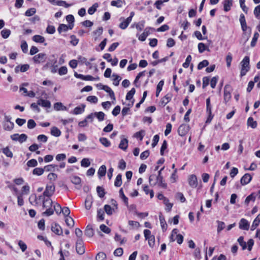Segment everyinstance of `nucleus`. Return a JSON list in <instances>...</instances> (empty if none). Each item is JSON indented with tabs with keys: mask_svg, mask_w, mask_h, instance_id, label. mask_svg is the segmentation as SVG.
<instances>
[{
	"mask_svg": "<svg viewBox=\"0 0 260 260\" xmlns=\"http://www.w3.org/2000/svg\"><path fill=\"white\" fill-rule=\"evenodd\" d=\"M239 21L241 25V28L244 32L243 35H245L246 32L245 31L246 30L249 28V36L247 37L246 39V41L248 40L249 37L251 34V29L250 27H248L246 24V22L245 20V18L243 14H241L240 15V19Z\"/></svg>",
	"mask_w": 260,
	"mask_h": 260,
	"instance_id": "nucleus-1",
	"label": "nucleus"
},
{
	"mask_svg": "<svg viewBox=\"0 0 260 260\" xmlns=\"http://www.w3.org/2000/svg\"><path fill=\"white\" fill-rule=\"evenodd\" d=\"M47 59V55L44 53H40L35 55L32 57L34 62L36 64H39L44 62Z\"/></svg>",
	"mask_w": 260,
	"mask_h": 260,
	"instance_id": "nucleus-2",
	"label": "nucleus"
},
{
	"mask_svg": "<svg viewBox=\"0 0 260 260\" xmlns=\"http://www.w3.org/2000/svg\"><path fill=\"white\" fill-rule=\"evenodd\" d=\"M76 250L77 253L82 255L85 253V249L84 246L82 239H77L76 242Z\"/></svg>",
	"mask_w": 260,
	"mask_h": 260,
	"instance_id": "nucleus-3",
	"label": "nucleus"
},
{
	"mask_svg": "<svg viewBox=\"0 0 260 260\" xmlns=\"http://www.w3.org/2000/svg\"><path fill=\"white\" fill-rule=\"evenodd\" d=\"M232 87L229 84H226L224 87V102L226 104L231 98Z\"/></svg>",
	"mask_w": 260,
	"mask_h": 260,
	"instance_id": "nucleus-4",
	"label": "nucleus"
},
{
	"mask_svg": "<svg viewBox=\"0 0 260 260\" xmlns=\"http://www.w3.org/2000/svg\"><path fill=\"white\" fill-rule=\"evenodd\" d=\"M54 191L55 186L54 185H47L45 191L43 192V195L44 196L48 197V198H50V197L54 193Z\"/></svg>",
	"mask_w": 260,
	"mask_h": 260,
	"instance_id": "nucleus-5",
	"label": "nucleus"
},
{
	"mask_svg": "<svg viewBox=\"0 0 260 260\" xmlns=\"http://www.w3.org/2000/svg\"><path fill=\"white\" fill-rule=\"evenodd\" d=\"M189 130V126L185 124L180 125L178 129V135L180 136H185Z\"/></svg>",
	"mask_w": 260,
	"mask_h": 260,
	"instance_id": "nucleus-6",
	"label": "nucleus"
},
{
	"mask_svg": "<svg viewBox=\"0 0 260 260\" xmlns=\"http://www.w3.org/2000/svg\"><path fill=\"white\" fill-rule=\"evenodd\" d=\"M156 181L153 182V186H154L157 184L159 187L165 189L167 188V184L165 182L163 176H156Z\"/></svg>",
	"mask_w": 260,
	"mask_h": 260,
	"instance_id": "nucleus-7",
	"label": "nucleus"
},
{
	"mask_svg": "<svg viewBox=\"0 0 260 260\" xmlns=\"http://www.w3.org/2000/svg\"><path fill=\"white\" fill-rule=\"evenodd\" d=\"M149 29H152L154 30V28L151 27H146L144 31L139 36L138 39L141 41H144L146 40L147 37L148 36H149L150 34V32L149 31Z\"/></svg>",
	"mask_w": 260,
	"mask_h": 260,
	"instance_id": "nucleus-8",
	"label": "nucleus"
},
{
	"mask_svg": "<svg viewBox=\"0 0 260 260\" xmlns=\"http://www.w3.org/2000/svg\"><path fill=\"white\" fill-rule=\"evenodd\" d=\"M239 229L243 230L248 231L249 229V223L245 218H242L239 223Z\"/></svg>",
	"mask_w": 260,
	"mask_h": 260,
	"instance_id": "nucleus-9",
	"label": "nucleus"
},
{
	"mask_svg": "<svg viewBox=\"0 0 260 260\" xmlns=\"http://www.w3.org/2000/svg\"><path fill=\"white\" fill-rule=\"evenodd\" d=\"M252 179V176L249 173H246L241 178L240 183L242 185H245L249 183Z\"/></svg>",
	"mask_w": 260,
	"mask_h": 260,
	"instance_id": "nucleus-10",
	"label": "nucleus"
},
{
	"mask_svg": "<svg viewBox=\"0 0 260 260\" xmlns=\"http://www.w3.org/2000/svg\"><path fill=\"white\" fill-rule=\"evenodd\" d=\"M188 183L189 185L192 188H195L197 186V178L195 175L192 174L189 176L188 178Z\"/></svg>",
	"mask_w": 260,
	"mask_h": 260,
	"instance_id": "nucleus-11",
	"label": "nucleus"
},
{
	"mask_svg": "<svg viewBox=\"0 0 260 260\" xmlns=\"http://www.w3.org/2000/svg\"><path fill=\"white\" fill-rule=\"evenodd\" d=\"M51 231L57 235H62V230L58 223H55L52 225Z\"/></svg>",
	"mask_w": 260,
	"mask_h": 260,
	"instance_id": "nucleus-12",
	"label": "nucleus"
},
{
	"mask_svg": "<svg viewBox=\"0 0 260 260\" xmlns=\"http://www.w3.org/2000/svg\"><path fill=\"white\" fill-rule=\"evenodd\" d=\"M119 20H123L119 25V27L122 29H126L131 22L130 19H125L123 17H121Z\"/></svg>",
	"mask_w": 260,
	"mask_h": 260,
	"instance_id": "nucleus-13",
	"label": "nucleus"
},
{
	"mask_svg": "<svg viewBox=\"0 0 260 260\" xmlns=\"http://www.w3.org/2000/svg\"><path fill=\"white\" fill-rule=\"evenodd\" d=\"M85 107V104H82L80 106L76 107L72 113L75 115L80 114L84 111Z\"/></svg>",
	"mask_w": 260,
	"mask_h": 260,
	"instance_id": "nucleus-14",
	"label": "nucleus"
},
{
	"mask_svg": "<svg viewBox=\"0 0 260 260\" xmlns=\"http://www.w3.org/2000/svg\"><path fill=\"white\" fill-rule=\"evenodd\" d=\"M37 104L44 108H49L51 107L50 102L42 99H41L37 101Z\"/></svg>",
	"mask_w": 260,
	"mask_h": 260,
	"instance_id": "nucleus-15",
	"label": "nucleus"
},
{
	"mask_svg": "<svg viewBox=\"0 0 260 260\" xmlns=\"http://www.w3.org/2000/svg\"><path fill=\"white\" fill-rule=\"evenodd\" d=\"M223 10L225 12L229 11L232 6H233V1L232 0H224L223 2Z\"/></svg>",
	"mask_w": 260,
	"mask_h": 260,
	"instance_id": "nucleus-16",
	"label": "nucleus"
},
{
	"mask_svg": "<svg viewBox=\"0 0 260 260\" xmlns=\"http://www.w3.org/2000/svg\"><path fill=\"white\" fill-rule=\"evenodd\" d=\"M160 223L161 224V227L163 232H165L167 230L168 225L166 223L165 218L164 216L161 215V213H160V215L159 216Z\"/></svg>",
	"mask_w": 260,
	"mask_h": 260,
	"instance_id": "nucleus-17",
	"label": "nucleus"
},
{
	"mask_svg": "<svg viewBox=\"0 0 260 260\" xmlns=\"http://www.w3.org/2000/svg\"><path fill=\"white\" fill-rule=\"evenodd\" d=\"M85 235L88 237H92L94 235V230L90 225H88L84 231Z\"/></svg>",
	"mask_w": 260,
	"mask_h": 260,
	"instance_id": "nucleus-18",
	"label": "nucleus"
},
{
	"mask_svg": "<svg viewBox=\"0 0 260 260\" xmlns=\"http://www.w3.org/2000/svg\"><path fill=\"white\" fill-rule=\"evenodd\" d=\"M260 222V213L256 216L253 220L252 224L251 226V230L254 231L256 227L259 225Z\"/></svg>",
	"mask_w": 260,
	"mask_h": 260,
	"instance_id": "nucleus-19",
	"label": "nucleus"
},
{
	"mask_svg": "<svg viewBox=\"0 0 260 260\" xmlns=\"http://www.w3.org/2000/svg\"><path fill=\"white\" fill-rule=\"evenodd\" d=\"M128 147V140L126 139H123L121 140L119 145V148L125 150Z\"/></svg>",
	"mask_w": 260,
	"mask_h": 260,
	"instance_id": "nucleus-20",
	"label": "nucleus"
},
{
	"mask_svg": "<svg viewBox=\"0 0 260 260\" xmlns=\"http://www.w3.org/2000/svg\"><path fill=\"white\" fill-rule=\"evenodd\" d=\"M104 211L108 215H111L115 212L114 208H112L109 205H105L104 207Z\"/></svg>",
	"mask_w": 260,
	"mask_h": 260,
	"instance_id": "nucleus-21",
	"label": "nucleus"
},
{
	"mask_svg": "<svg viewBox=\"0 0 260 260\" xmlns=\"http://www.w3.org/2000/svg\"><path fill=\"white\" fill-rule=\"evenodd\" d=\"M106 173V167L105 165L101 166L98 172L99 178H101L105 176Z\"/></svg>",
	"mask_w": 260,
	"mask_h": 260,
	"instance_id": "nucleus-22",
	"label": "nucleus"
},
{
	"mask_svg": "<svg viewBox=\"0 0 260 260\" xmlns=\"http://www.w3.org/2000/svg\"><path fill=\"white\" fill-rule=\"evenodd\" d=\"M247 125L248 126H250L252 128H255L257 127V122L254 121L252 117H250L247 120Z\"/></svg>",
	"mask_w": 260,
	"mask_h": 260,
	"instance_id": "nucleus-23",
	"label": "nucleus"
},
{
	"mask_svg": "<svg viewBox=\"0 0 260 260\" xmlns=\"http://www.w3.org/2000/svg\"><path fill=\"white\" fill-rule=\"evenodd\" d=\"M171 100V96L169 94H167L164 96L161 101V105L164 107L167 103H168Z\"/></svg>",
	"mask_w": 260,
	"mask_h": 260,
	"instance_id": "nucleus-24",
	"label": "nucleus"
},
{
	"mask_svg": "<svg viewBox=\"0 0 260 260\" xmlns=\"http://www.w3.org/2000/svg\"><path fill=\"white\" fill-rule=\"evenodd\" d=\"M249 57L247 56L244 57L241 63L242 64V68L248 69L249 67Z\"/></svg>",
	"mask_w": 260,
	"mask_h": 260,
	"instance_id": "nucleus-25",
	"label": "nucleus"
},
{
	"mask_svg": "<svg viewBox=\"0 0 260 260\" xmlns=\"http://www.w3.org/2000/svg\"><path fill=\"white\" fill-rule=\"evenodd\" d=\"M198 49H199V52L200 53H203L206 50H207L208 51H210L209 48L207 46H206V45L205 44H204L203 43H199Z\"/></svg>",
	"mask_w": 260,
	"mask_h": 260,
	"instance_id": "nucleus-26",
	"label": "nucleus"
},
{
	"mask_svg": "<svg viewBox=\"0 0 260 260\" xmlns=\"http://www.w3.org/2000/svg\"><path fill=\"white\" fill-rule=\"evenodd\" d=\"M256 194L254 192L251 193L250 195L247 197L245 200V204L248 205L250 201H252L254 202L255 200Z\"/></svg>",
	"mask_w": 260,
	"mask_h": 260,
	"instance_id": "nucleus-27",
	"label": "nucleus"
},
{
	"mask_svg": "<svg viewBox=\"0 0 260 260\" xmlns=\"http://www.w3.org/2000/svg\"><path fill=\"white\" fill-rule=\"evenodd\" d=\"M119 192L120 197L123 200L125 205L127 207H128V199L124 195V194L123 193V189L122 188L119 190Z\"/></svg>",
	"mask_w": 260,
	"mask_h": 260,
	"instance_id": "nucleus-28",
	"label": "nucleus"
},
{
	"mask_svg": "<svg viewBox=\"0 0 260 260\" xmlns=\"http://www.w3.org/2000/svg\"><path fill=\"white\" fill-rule=\"evenodd\" d=\"M52 201L50 198H46L43 200V207L49 208L52 207Z\"/></svg>",
	"mask_w": 260,
	"mask_h": 260,
	"instance_id": "nucleus-29",
	"label": "nucleus"
},
{
	"mask_svg": "<svg viewBox=\"0 0 260 260\" xmlns=\"http://www.w3.org/2000/svg\"><path fill=\"white\" fill-rule=\"evenodd\" d=\"M51 134L55 137H59L61 135L60 131L56 126H53L51 129Z\"/></svg>",
	"mask_w": 260,
	"mask_h": 260,
	"instance_id": "nucleus-30",
	"label": "nucleus"
},
{
	"mask_svg": "<svg viewBox=\"0 0 260 260\" xmlns=\"http://www.w3.org/2000/svg\"><path fill=\"white\" fill-rule=\"evenodd\" d=\"M14 126V124L13 122H10V123L4 122L3 123L4 129L6 131H11L13 129Z\"/></svg>",
	"mask_w": 260,
	"mask_h": 260,
	"instance_id": "nucleus-31",
	"label": "nucleus"
},
{
	"mask_svg": "<svg viewBox=\"0 0 260 260\" xmlns=\"http://www.w3.org/2000/svg\"><path fill=\"white\" fill-rule=\"evenodd\" d=\"M32 40L37 43H44L45 39L44 37L40 35H35L32 37Z\"/></svg>",
	"mask_w": 260,
	"mask_h": 260,
	"instance_id": "nucleus-32",
	"label": "nucleus"
},
{
	"mask_svg": "<svg viewBox=\"0 0 260 260\" xmlns=\"http://www.w3.org/2000/svg\"><path fill=\"white\" fill-rule=\"evenodd\" d=\"M122 183V175L121 174H119L117 175L115 182L114 185L116 187H119L121 185Z\"/></svg>",
	"mask_w": 260,
	"mask_h": 260,
	"instance_id": "nucleus-33",
	"label": "nucleus"
},
{
	"mask_svg": "<svg viewBox=\"0 0 260 260\" xmlns=\"http://www.w3.org/2000/svg\"><path fill=\"white\" fill-rule=\"evenodd\" d=\"M99 4L98 3H94L91 7L88 10V13L90 15L93 14L96 11L97 8L99 7Z\"/></svg>",
	"mask_w": 260,
	"mask_h": 260,
	"instance_id": "nucleus-34",
	"label": "nucleus"
},
{
	"mask_svg": "<svg viewBox=\"0 0 260 260\" xmlns=\"http://www.w3.org/2000/svg\"><path fill=\"white\" fill-rule=\"evenodd\" d=\"M92 201L91 197H87L85 201V207L87 210H89L92 206Z\"/></svg>",
	"mask_w": 260,
	"mask_h": 260,
	"instance_id": "nucleus-35",
	"label": "nucleus"
},
{
	"mask_svg": "<svg viewBox=\"0 0 260 260\" xmlns=\"http://www.w3.org/2000/svg\"><path fill=\"white\" fill-rule=\"evenodd\" d=\"M238 242L242 247V250H245L247 248V243L244 241V237L243 236H240L238 239Z\"/></svg>",
	"mask_w": 260,
	"mask_h": 260,
	"instance_id": "nucleus-36",
	"label": "nucleus"
},
{
	"mask_svg": "<svg viewBox=\"0 0 260 260\" xmlns=\"http://www.w3.org/2000/svg\"><path fill=\"white\" fill-rule=\"evenodd\" d=\"M54 108L57 111L66 110L67 108L64 106L61 103L57 102L54 104Z\"/></svg>",
	"mask_w": 260,
	"mask_h": 260,
	"instance_id": "nucleus-37",
	"label": "nucleus"
},
{
	"mask_svg": "<svg viewBox=\"0 0 260 260\" xmlns=\"http://www.w3.org/2000/svg\"><path fill=\"white\" fill-rule=\"evenodd\" d=\"M105 211L102 209H99L97 211V218L98 220L103 221L104 219Z\"/></svg>",
	"mask_w": 260,
	"mask_h": 260,
	"instance_id": "nucleus-38",
	"label": "nucleus"
},
{
	"mask_svg": "<svg viewBox=\"0 0 260 260\" xmlns=\"http://www.w3.org/2000/svg\"><path fill=\"white\" fill-rule=\"evenodd\" d=\"M96 191H97L98 196L101 198H103L106 194V192L105 191L104 188H103V187H102L100 186H97Z\"/></svg>",
	"mask_w": 260,
	"mask_h": 260,
	"instance_id": "nucleus-39",
	"label": "nucleus"
},
{
	"mask_svg": "<svg viewBox=\"0 0 260 260\" xmlns=\"http://www.w3.org/2000/svg\"><path fill=\"white\" fill-rule=\"evenodd\" d=\"M44 172V169L42 168H36L32 171V174L37 176H40L42 175Z\"/></svg>",
	"mask_w": 260,
	"mask_h": 260,
	"instance_id": "nucleus-40",
	"label": "nucleus"
},
{
	"mask_svg": "<svg viewBox=\"0 0 260 260\" xmlns=\"http://www.w3.org/2000/svg\"><path fill=\"white\" fill-rule=\"evenodd\" d=\"M94 115L98 119L99 121H101L104 120L105 114L103 112H96Z\"/></svg>",
	"mask_w": 260,
	"mask_h": 260,
	"instance_id": "nucleus-41",
	"label": "nucleus"
},
{
	"mask_svg": "<svg viewBox=\"0 0 260 260\" xmlns=\"http://www.w3.org/2000/svg\"><path fill=\"white\" fill-rule=\"evenodd\" d=\"M69 29L68 26L66 24H59L57 30L59 34H60L61 32L64 31L66 32Z\"/></svg>",
	"mask_w": 260,
	"mask_h": 260,
	"instance_id": "nucleus-42",
	"label": "nucleus"
},
{
	"mask_svg": "<svg viewBox=\"0 0 260 260\" xmlns=\"http://www.w3.org/2000/svg\"><path fill=\"white\" fill-rule=\"evenodd\" d=\"M65 222L67 225L69 227L72 228L74 225V220L70 216L66 218Z\"/></svg>",
	"mask_w": 260,
	"mask_h": 260,
	"instance_id": "nucleus-43",
	"label": "nucleus"
},
{
	"mask_svg": "<svg viewBox=\"0 0 260 260\" xmlns=\"http://www.w3.org/2000/svg\"><path fill=\"white\" fill-rule=\"evenodd\" d=\"M209 63L207 60H204L201 61L198 65L197 68L199 70L202 69L203 68L207 67Z\"/></svg>",
	"mask_w": 260,
	"mask_h": 260,
	"instance_id": "nucleus-44",
	"label": "nucleus"
},
{
	"mask_svg": "<svg viewBox=\"0 0 260 260\" xmlns=\"http://www.w3.org/2000/svg\"><path fill=\"white\" fill-rule=\"evenodd\" d=\"M136 92L135 88H132L130 91H129L126 95V100H131L133 99L134 95Z\"/></svg>",
	"mask_w": 260,
	"mask_h": 260,
	"instance_id": "nucleus-45",
	"label": "nucleus"
},
{
	"mask_svg": "<svg viewBox=\"0 0 260 260\" xmlns=\"http://www.w3.org/2000/svg\"><path fill=\"white\" fill-rule=\"evenodd\" d=\"M258 37H259V34L257 32H255L254 34L253 38L251 42V44H250L251 47H254L255 46Z\"/></svg>",
	"mask_w": 260,
	"mask_h": 260,
	"instance_id": "nucleus-46",
	"label": "nucleus"
},
{
	"mask_svg": "<svg viewBox=\"0 0 260 260\" xmlns=\"http://www.w3.org/2000/svg\"><path fill=\"white\" fill-rule=\"evenodd\" d=\"M99 141L104 146L106 147H108L111 145L110 142L106 138H100Z\"/></svg>",
	"mask_w": 260,
	"mask_h": 260,
	"instance_id": "nucleus-47",
	"label": "nucleus"
},
{
	"mask_svg": "<svg viewBox=\"0 0 260 260\" xmlns=\"http://www.w3.org/2000/svg\"><path fill=\"white\" fill-rule=\"evenodd\" d=\"M2 152L7 156L12 158L13 157V153L10 150L8 147L2 149Z\"/></svg>",
	"mask_w": 260,
	"mask_h": 260,
	"instance_id": "nucleus-48",
	"label": "nucleus"
},
{
	"mask_svg": "<svg viewBox=\"0 0 260 260\" xmlns=\"http://www.w3.org/2000/svg\"><path fill=\"white\" fill-rule=\"evenodd\" d=\"M1 35L4 39L8 38L11 34V30L8 29H4L1 32Z\"/></svg>",
	"mask_w": 260,
	"mask_h": 260,
	"instance_id": "nucleus-49",
	"label": "nucleus"
},
{
	"mask_svg": "<svg viewBox=\"0 0 260 260\" xmlns=\"http://www.w3.org/2000/svg\"><path fill=\"white\" fill-rule=\"evenodd\" d=\"M26 165L28 168L29 167H35L38 166V162L36 159H31L29 160H28L27 163Z\"/></svg>",
	"mask_w": 260,
	"mask_h": 260,
	"instance_id": "nucleus-50",
	"label": "nucleus"
},
{
	"mask_svg": "<svg viewBox=\"0 0 260 260\" xmlns=\"http://www.w3.org/2000/svg\"><path fill=\"white\" fill-rule=\"evenodd\" d=\"M71 181L73 184L78 185L80 184L81 180L79 177L74 176L71 177Z\"/></svg>",
	"mask_w": 260,
	"mask_h": 260,
	"instance_id": "nucleus-51",
	"label": "nucleus"
},
{
	"mask_svg": "<svg viewBox=\"0 0 260 260\" xmlns=\"http://www.w3.org/2000/svg\"><path fill=\"white\" fill-rule=\"evenodd\" d=\"M206 112L210 113L212 112V105L210 103V98H208L206 99Z\"/></svg>",
	"mask_w": 260,
	"mask_h": 260,
	"instance_id": "nucleus-52",
	"label": "nucleus"
},
{
	"mask_svg": "<svg viewBox=\"0 0 260 260\" xmlns=\"http://www.w3.org/2000/svg\"><path fill=\"white\" fill-rule=\"evenodd\" d=\"M106 258V254L104 252H99L95 256V260H105Z\"/></svg>",
	"mask_w": 260,
	"mask_h": 260,
	"instance_id": "nucleus-53",
	"label": "nucleus"
},
{
	"mask_svg": "<svg viewBox=\"0 0 260 260\" xmlns=\"http://www.w3.org/2000/svg\"><path fill=\"white\" fill-rule=\"evenodd\" d=\"M36 12V9L34 8L28 9L25 13V15L28 17L32 16Z\"/></svg>",
	"mask_w": 260,
	"mask_h": 260,
	"instance_id": "nucleus-54",
	"label": "nucleus"
},
{
	"mask_svg": "<svg viewBox=\"0 0 260 260\" xmlns=\"http://www.w3.org/2000/svg\"><path fill=\"white\" fill-rule=\"evenodd\" d=\"M145 22V20H142L139 22L136 23V28L139 31L142 30L144 27Z\"/></svg>",
	"mask_w": 260,
	"mask_h": 260,
	"instance_id": "nucleus-55",
	"label": "nucleus"
},
{
	"mask_svg": "<svg viewBox=\"0 0 260 260\" xmlns=\"http://www.w3.org/2000/svg\"><path fill=\"white\" fill-rule=\"evenodd\" d=\"M167 147H168L167 141L166 140H165L163 141V143H162L161 148H160V153L161 155H164V151L165 150L167 149Z\"/></svg>",
	"mask_w": 260,
	"mask_h": 260,
	"instance_id": "nucleus-56",
	"label": "nucleus"
},
{
	"mask_svg": "<svg viewBox=\"0 0 260 260\" xmlns=\"http://www.w3.org/2000/svg\"><path fill=\"white\" fill-rule=\"evenodd\" d=\"M219 77L218 76L213 77L210 82V86L212 88H215L217 83Z\"/></svg>",
	"mask_w": 260,
	"mask_h": 260,
	"instance_id": "nucleus-57",
	"label": "nucleus"
},
{
	"mask_svg": "<svg viewBox=\"0 0 260 260\" xmlns=\"http://www.w3.org/2000/svg\"><path fill=\"white\" fill-rule=\"evenodd\" d=\"M90 162L89 159L87 158L82 159L81 161V166L83 167H88L90 166Z\"/></svg>",
	"mask_w": 260,
	"mask_h": 260,
	"instance_id": "nucleus-58",
	"label": "nucleus"
},
{
	"mask_svg": "<svg viewBox=\"0 0 260 260\" xmlns=\"http://www.w3.org/2000/svg\"><path fill=\"white\" fill-rule=\"evenodd\" d=\"M191 59V56L190 55H188L185 59V62L183 63L182 66L184 68H187L189 66Z\"/></svg>",
	"mask_w": 260,
	"mask_h": 260,
	"instance_id": "nucleus-59",
	"label": "nucleus"
},
{
	"mask_svg": "<svg viewBox=\"0 0 260 260\" xmlns=\"http://www.w3.org/2000/svg\"><path fill=\"white\" fill-rule=\"evenodd\" d=\"M253 14L257 19H260V5L254 8Z\"/></svg>",
	"mask_w": 260,
	"mask_h": 260,
	"instance_id": "nucleus-60",
	"label": "nucleus"
},
{
	"mask_svg": "<svg viewBox=\"0 0 260 260\" xmlns=\"http://www.w3.org/2000/svg\"><path fill=\"white\" fill-rule=\"evenodd\" d=\"M100 228L102 232L106 234H109L111 232V229L104 224H101Z\"/></svg>",
	"mask_w": 260,
	"mask_h": 260,
	"instance_id": "nucleus-61",
	"label": "nucleus"
},
{
	"mask_svg": "<svg viewBox=\"0 0 260 260\" xmlns=\"http://www.w3.org/2000/svg\"><path fill=\"white\" fill-rule=\"evenodd\" d=\"M145 133V131L141 130L139 132H136L135 134V137L137 138L140 139V140H142L144 137Z\"/></svg>",
	"mask_w": 260,
	"mask_h": 260,
	"instance_id": "nucleus-62",
	"label": "nucleus"
},
{
	"mask_svg": "<svg viewBox=\"0 0 260 260\" xmlns=\"http://www.w3.org/2000/svg\"><path fill=\"white\" fill-rule=\"evenodd\" d=\"M176 198L179 199L181 203H184L186 201V199L184 197V195L181 192H177L175 196Z\"/></svg>",
	"mask_w": 260,
	"mask_h": 260,
	"instance_id": "nucleus-63",
	"label": "nucleus"
},
{
	"mask_svg": "<svg viewBox=\"0 0 260 260\" xmlns=\"http://www.w3.org/2000/svg\"><path fill=\"white\" fill-rule=\"evenodd\" d=\"M61 209L62 208L59 204L55 203V204L54 205L53 210L54 211H55L57 214H59L61 212Z\"/></svg>",
	"mask_w": 260,
	"mask_h": 260,
	"instance_id": "nucleus-64",
	"label": "nucleus"
}]
</instances>
